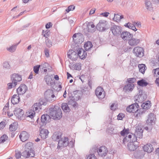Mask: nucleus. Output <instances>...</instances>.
Listing matches in <instances>:
<instances>
[{
    "mask_svg": "<svg viewBox=\"0 0 159 159\" xmlns=\"http://www.w3.org/2000/svg\"><path fill=\"white\" fill-rule=\"evenodd\" d=\"M52 78L51 75H47L45 76L44 79L46 84L51 86L52 88L53 87V85H55V83L52 80Z\"/></svg>",
    "mask_w": 159,
    "mask_h": 159,
    "instance_id": "9b49d317",
    "label": "nucleus"
},
{
    "mask_svg": "<svg viewBox=\"0 0 159 159\" xmlns=\"http://www.w3.org/2000/svg\"><path fill=\"white\" fill-rule=\"evenodd\" d=\"M62 134L61 133H59L57 132H55L53 134L52 138H56V139H62L61 138Z\"/></svg>",
    "mask_w": 159,
    "mask_h": 159,
    "instance_id": "e433bc0d",
    "label": "nucleus"
},
{
    "mask_svg": "<svg viewBox=\"0 0 159 159\" xmlns=\"http://www.w3.org/2000/svg\"><path fill=\"white\" fill-rule=\"evenodd\" d=\"M27 113V117H29L31 119L33 118L35 115V112L33 110H31Z\"/></svg>",
    "mask_w": 159,
    "mask_h": 159,
    "instance_id": "ea45409f",
    "label": "nucleus"
},
{
    "mask_svg": "<svg viewBox=\"0 0 159 159\" xmlns=\"http://www.w3.org/2000/svg\"><path fill=\"white\" fill-rule=\"evenodd\" d=\"M77 56L76 52L72 50H69L67 53L68 57L72 60L76 58Z\"/></svg>",
    "mask_w": 159,
    "mask_h": 159,
    "instance_id": "a211bd4d",
    "label": "nucleus"
},
{
    "mask_svg": "<svg viewBox=\"0 0 159 159\" xmlns=\"http://www.w3.org/2000/svg\"><path fill=\"white\" fill-rule=\"evenodd\" d=\"M111 30L112 31V33L114 36H118L120 34L121 28L119 26L115 25L111 27Z\"/></svg>",
    "mask_w": 159,
    "mask_h": 159,
    "instance_id": "6e6552de",
    "label": "nucleus"
},
{
    "mask_svg": "<svg viewBox=\"0 0 159 159\" xmlns=\"http://www.w3.org/2000/svg\"><path fill=\"white\" fill-rule=\"evenodd\" d=\"M68 104L75 107L76 106L77 103L74 99H70L69 101Z\"/></svg>",
    "mask_w": 159,
    "mask_h": 159,
    "instance_id": "37998d69",
    "label": "nucleus"
},
{
    "mask_svg": "<svg viewBox=\"0 0 159 159\" xmlns=\"http://www.w3.org/2000/svg\"><path fill=\"white\" fill-rule=\"evenodd\" d=\"M95 92L96 95L99 99H102L105 97V92L102 87H97Z\"/></svg>",
    "mask_w": 159,
    "mask_h": 159,
    "instance_id": "0eeeda50",
    "label": "nucleus"
},
{
    "mask_svg": "<svg viewBox=\"0 0 159 159\" xmlns=\"http://www.w3.org/2000/svg\"><path fill=\"white\" fill-rule=\"evenodd\" d=\"M95 27V25L92 22L89 23L87 25V28L86 29L87 31L88 32L93 33L94 31L93 30H92L91 28H94Z\"/></svg>",
    "mask_w": 159,
    "mask_h": 159,
    "instance_id": "473e14b6",
    "label": "nucleus"
},
{
    "mask_svg": "<svg viewBox=\"0 0 159 159\" xmlns=\"http://www.w3.org/2000/svg\"><path fill=\"white\" fill-rule=\"evenodd\" d=\"M49 115L55 120L60 119L62 116L61 110L59 107L55 106L49 109Z\"/></svg>",
    "mask_w": 159,
    "mask_h": 159,
    "instance_id": "f257e3e1",
    "label": "nucleus"
},
{
    "mask_svg": "<svg viewBox=\"0 0 159 159\" xmlns=\"http://www.w3.org/2000/svg\"><path fill=\"white\" fill-rule=\"evenodd\" d=\"M40 66L42 67V69L47 68L49 66V64L47 63H44L43 64H42Z\"/></svg>",
    "mask_w": 159,
    "mask_h": 159,
    "instance_id": "680f3d73",
    "label": "nucleus"
},
{
    "mask_svg": "<svg viewBox=\"0 0 159 159\" xmlns=\"http://www.w3.org/2000/svg\"><path fill=\"white\" fill-rule=\"evenodd\" d=\"M109 14V13L108 12H106L104 13H102L101 14L104 17H106Z\"/></svg>",
    "mask_w": 159,
    "mask_h": 159,
    "instance_id": "774afa93",
    "label": "nucleus"
},
{
    "mask_svg": "<svg viewBox=\"0 0 159 159\" xmlns=\"http://www.w3.org/2000/svg\"><path fill=\"white\" fill-rule=\"evenodd\" d=\"M137 83L139 85L142 87L146 86L148 84V83L143 79L139 80Z\"/></svg>",
    "mask_w": 159,
    "mask_h": 159,
    "instance_id": "72a5a7b5",
    "label": "nucleus"
},
{
    "mask_svg": "<svg viewBox=\"0 0 159 159\" xmlns=\"http://www.w3.org/2000/svg\"><path fill=\"white\" fill-rule=\"evenodd\" d=\"M49 132L47 129H43L41 131L39 135L42 139H45L48 138Z\"/></svg>",
    "mask_w": 159,
    "mask_h": 159,
    "instance_id": "393cba45",
    "label": "nucleus"
},
{
    "mask_svg": "<svg viewBox=\"0 0 159 159\" xmlns=\"http://www.w3.org/2000/svg\"><path fill=\"white\" fill-rule=\"evenodd\" d=\"M74 69L76 70H80L81 69V63H76L74 65Z\"/></svg>",
    "mask_w": 159,
    "mask_h": 159,
    "instance_id": "49530a36",
    "label": "nucleus"
},
{
    "mask_svg": "<svg viewBox=\"0 0 159 159\" xmlns=\"http://www.w3.org/2000/svg\"><path fill=\"white\" fill-rule=\"evenodd\" d=\"M44 98L48 102H52L56 99V97L54 94L53 90L48 89L46 90L44 94Z\"/></svg>",
    "mask_w": 159,
    "mask_h": 159,
    "instance_id": "7ed1b4c3",
    "label": "nucleus"
},
{
    "mask_svg": "<svg viewBox=\"0 0 159 159\" xmlns=\"http://www.w3.org/2000/svg\"><path fill=\"white\" fill-rule=\"evenodd\" d=\"M52 25V24L51 22H49L47 23L45 27L47 29H49L51 27Z\"/></svg>",
    "mask_w": 159,
    "mask_h": 159,
    "instance_id": "0e129e2a",
    "label": "nucleus"
},
{
    "mask_svg": "<svg viewBox=\"0 0 159 159\" xmlns=\"http://www.w3.org/2000/svg\"><path fill=\"white\" fill-rule=\"evenodd\" d=\"M18 125L16 123H13L10 125L9 129L11 132L15 131L17 129Z\"/></svg>",
    "mask_w": 159,
    "mask_h": 159,
    "instance_id": "f704fd0d",
    "label": "nucleus"
},
{
    "mask_svg": "<svg viewBox=\"0 0 159 159\" xmlns=\"http://www.w3.org/2000/svg\"><path fill=\"white\" fill-rule=\"evenodd\" d=\"M16 45H12L10 48H7V49L8 51L11 52H14L16 50Z\"/></svg>",
    "mask_w": 159,
    "mask_h": 159,
    "instance_id": "a18cd8bd",
    "label": "nucleus"
},
{
    "mask_svg": "<svg viewBox=\"0 0 159 159\" xmlns=\"http://www.w3.org/2000/svg\"><path fill=\"white\" fill-rule=\"evenodd\" d=\"M20 139H28L29 137V135L25 131H23L20 133L19 136Z\"/></svg>",
    "mask_w": 159,
    "mask_h": 159,
    "instance_id": "c85d7f7f",
    "label": "nucleus"
},
{
    "mask_svg": "<svg viewBox=\"0 0 159 159\" xmlns=\"http://www.w3.org/2000/svg\"><path fill=\"white\" fill-rule=\"evenodd\" d=\"M45 54L47 57H49V50L48 49H45L44 50Z\"/></svg>",
    "mask_w": 159,
    "mask_h": 159,
    "instance_id": "69168bd1",
    "label": "nucleus"
},
{
    "mask_svg": "<svg viewBox=\"0 0 159 159\" xmlns=\"http://www.w3.org/2000/svg\"><path fill=\"white\" fill-rule=\"evenodd\" d=\"M68 140H59L57 148L61 149L62 148L67 146L68 145Z\"/></svg>",
    "mask_w": 159,
    "mask_h": 159,
    "instance_id": "4468645a",
    "label": "nucleus"
},
{
    "mask_svg": "<svg viewBox=\"0 0 159 159\" xmlns=\"http://www.w3.org/2000/svg\"><path fill=\"white\" fill-rule=\"evenodd\" d=\"M14 114L18 117H21L24 113L23 110L19 108H16L14 111Z\"/></svg>",
    "mask_w": 159,
    "mask_h": 159,
    "instance_id": "a878e982",
    "label": "nucleus"
},
{
    "mask_svg": "<svg viewBox=\"0 0 159 159\" xmlns=\"http://www.w3.org/2000/svg\"><path fill=\"white\" fill-rule=\"evenodd\" d=\"M3 68L5 69L9 70L11 68V66L9 62L7 61H5L3 62Z\"/></svg>",
    "mask_w": 159,
    "mask_h": 159,
    "instance_id": "79ce46f5",
    "label": "nucleus"
},
{
    "mask_svg": "<svg viewBox=\"0 0 159 159\" xmlns=\"http://www.w3.org/2000/svg\"><path fill=\"white\" fill-rule=\"evenodd\" d=\"M5 123L4 121H2L0 123V129H3L5 127Z\"/></svg>",
    "mask_w": 159,
    "mask_h": 159,
    "instance_id": "e2e57ef3",
    "label": "nucleus"
},
{
    "mask_svg": "<svg viewBox=\"0 0 159 159\" xmlns=\"http://www.w3.org/2000/svg\"><path fill=\"white\" fill-rule=\"evenodd\" d=\"M50 120V116L47 114L43 115L41 116V120L43 125H46L49 122Z\"/></svg>",
    "mask_w": 159,
    "mask_h": 159,
    "instance_id": "f3484780",
    "label": "nucleus"
},
{
    "mask_svg": "<svg viewBox=\"0 0 159 159\" xmlns=\"http://www.w3.org/2000/svg\"><path fill=\"white\" fill-rule=\"evenodd\" d=\"M107 21L104 20H100L99 23L97 25L96 28L100 31H103L107 29L108 28L107 26Z\"/></svg>",
    "mask_w": 159,
    "mask_h": 159,
    "instance_id": "39448f33",
    "label": "nucleus"
},
{
    "mask_svg": "<svg viewBox=\"0 0 159 159\" xmlns=\"http://www.w3.org/2000/svg\"><path fill=\"white\" fill-rule=\"evenodd\" d=\"M15 157L17 159L20 158L21 157H22L21 152H16Z\"/></svg>",
    "mask_w": 159,
    "mask_h": 159,
    "instance_id": "052dcab7",
    "label": "nucleus"
},
{
    "mask_svg": "<svg viewBox=\"0 0 159 159\" xmlns=\"http://www.w3.org/2000/svg\"><path fill=\"white\" fill-rule=\"evenodd\" d=\"M40 67V65H37L34 67L33 70L35 74H38L39 69Z\"/></svg>",
    "mask_w": 159,
    "mask_h": 159,
    "instance_id": "de8ad7c7",
    "label": "nucleus"
},
{
    "mask_svg": "<svg viewBox=\"0 0 159 159\" xmlns=\"http://www.w3.org/2000/svg\"><path fill=\"white\" fill-rule=\"evenodd\" d=\"M46 44L49 48L51 47L52 45V42L50 40H47L46 41Z\"/></svg>",
    "mask_w": 159,
    "mask_h": 159,
    "instance_id": "6e6d98bb",
    "label": "nucleus"
},
{
    "mask_svg": "<svg viewBox=\"0 0 159 159\" xmlns=\"http://www.w3.org/2000/svg\"><path fill=\"white\" fill-rule=\"evenodd\" d=\"M30 151L25 149V151L21 154L22 157L24 158H28L30 157H34L35 155V153H30Z\"/></svg>",
    "mask_w": 159,
    "mask_h": 159,
    "instance_id": "aec40b11",
    "label": "nucleus"
},
{
    "mask_svg": "<svg viewBox=\"0 0 159 159\" xmlns=\"http://www.w3.org/2000/svg\"><path fill=\"white\" fill-rule=\"evenodd\" d=\"M143 149L145 151L148 153L151 152L153 150V148L152 145L150 143L145 145L143 147Z\"/></svg>",
    "mask_w": 159,
    "mask_h": 159,
    "instance_id": "b1692460",
    "label": "nucleus"
},
{
    "mask_svg": "<svg viewBox=\"0 0 159 159\" xmlns=\"http://www.w3.org/2000/svg\"><path fill=\"white\" fill-rule=\"evenodd\" d=\"M113 20L114 21H116V22L120 21L119 15L118 14H115Z\"/></svg>",
    "mask_w": 159,
    "mask_h": 159,
    "instance_id": "603ef678",
    "label": "nucleus"
},
{
    "mask_svg": "<svg viewBox=\"0 0 159 159\" xmlns=\"http://www.w3.org/2000/svg\"><path fill=\"white\" fill-rule=\"evenodd\" d=\"M145 4L147 9L149 11H152L153 10V7H152V3L150 1H145Z\"/></svg>",
    "mask_w": 159,
    "mask_h": 159,
    "instance_id": "58836bf2",
    "label": "nucleus"
},
{
    "mask_svg": "<svg viewBox=\"0 0 159 159\" xmlns=\"http://www.w3.org/2000/svg\"><path fill=\"white\" fill-rule=\"evenodd\" d=\"M128 28L134 31H136L137 30V29H136L135 25L131 23L129 24Z\"/></svg>",
    "mask_w": 159,
    "mask_h": 159,
    "instance_id": "5fc2aeb1",
    "label": "nucleus"
},
{
    "mask_svg": "<svg viewBox=\"0 0 159 159\" xmlns=\"http://www.w3.org/2000/svg\"><path fill=\"white\" fill-rule=\"evenodd\" d=\"M20 99L19 95L15 94L11 98V103L13 104H16L19 103Z\"/></svg>",
    "mask_w": 159,
    "mask_h": 159,
    "instance_id": "bb28decb",
    "label": "nucleus"
},
{
    "mask_svg": "<svg viewBox=\"0 0 159 159\" xmlns=\"http://www.w3.org/2000/svg\"><path fill=\"white\" fill-rule=\"evenodd\" d=\"M139 95L138 96V98L139 100L138 101L142 102L144 101L147 98V94L143 92V90H140L139 92Z\"/></svg>",
    "mask_w": 159,
    "mask_h": 159,
    "instance_id": "6ab92c4d",
    "label": "nucleus"
},
{
    "mask_svg": "<svg viewBox=\"0 0 159 159\" xmlns=\"http://www.w3.org/2000/svg\"><path fill=\"white\" fill-rule=\"evenodd\" d=\"M93 46L91 42L88 41L84 44V47L85 50L88 51Z\"/></svg>",
    "mask_w": 159,
    "mask_h": 159,
    "instance_id": "c9c22d12",
    "label": "nucleus"
},
{
    "mask_svg": "<svg viewBox=\"0 0 159 159\" xmlns=\"http://www.w3.org/2000/svg\"><path fill=\"white\" fill-rule=\"evenodd\" d=\"M127 81L129 84H133L136 81V79L135 78H132L128 79Z\"/></svg>",
    "mask_w": 159,
    "mask_h": 159,
    "instance_id": "3c124183",
    "label": "nucleus"
},
{
    "mask_svg": "<svg viewBox=\"0 0 159 159\" xmlns=\"http://www.w3.org/2000/svg\"><path fill=\"white\" fill-rule=\"evenodd\" d=\"M133 52L136 56L140 58L142 57L144 55V49L142 47H135L133 49Z\"/></svg>",
    "mask_w": 159,
    "mask_h": 159,
    "instance_id": "20e7f679",
    "label": "nucleus"
},
{
    "mask_svg": "<svg viewBox=\"0 0 159 159\" xmlns=\"http://www.w3.org/2000/svg\"><path fill=\"white\" fill-rule=\"evenodd\" d=\"M146 104H144V103H143L142 104L141 106L143 107V108L144 109H147L149 108L150 104H148V105L146 106Z\"/></svg>",
    "mask_w": 159,
    "mask_h": 159,
    "instance_id": "13d9d810",
    "label": "nucleus"
},
{
    "mask_svg": "<svg viewBox=\"0 0 159 159\" xmlns=\"http://www.w3.org/2000/svg\"><path fill=\"white\" fill-rule=\"evenodd\" d=\"M136 129L137 130L135 133V134H134V136L136 135V139H137V138L140 139L142 136L143 130L141 128L139 129L138 126H137Z\"/></svg>",
    "mask_w": 159,
    "mask_h": 159,
    "instance_id": "cd10ccee",
    "label": "nucleus"
},
{
    "mask_svg": "<svg viewBox=\"0 0 159 159\" xmlns=\"http://www.w3.org/2000/svg\"><path fill=\"white\" fill-rule=\"evenodd\" d=\"M155 116L153 114L150 113L148 116V119L146 121L148 125H153V124H155Z\"/></svg>",
    "mask_w": 159,
    "mask_h": 159,
    "instance_id": "dca6fc26",
    "label": "nucleus"
},
{
    "mask_svg": "<svg viewBox=\"0 0 159 159\" xmlns=\"http://www.w3.org/2000/svg\"><path fill=\"white\" fill-rule=\"evenodd\" d=\"M152 72L154 73L155 76H157L158 75H159V68L154 69Z\"/></svg>",
    "mask_w": 159,
    "mask_h": 159,
    "instance_id": "864d4df0",
    "label": "nucleus"
},
{
    "mask_svg": "<svg viewBox=\"0 0 159 159\" xmlns=\"http://www.w3.org/2000/svg\"><path fill=\"white\" fill-rule=\"evenodd\" d=\"M138 68L139 72L143 74H144L145 71L147 68L145 65L143 64H139Z\"/></svg>",
    "mask_w": 159,
    "mask_h": 159,
    "instance_id": "2f4dec72",
    "label": "nucleus"
},
{
    "mask_svg": "<svg viewBox=\"0 0 159 159\" xmlns=\"http://www.w3.org/2000/svg\"><path fill=\"white\" fill-rule=\"evenodd\" d=\"M138 140H123V143L125 144L126 141L128 142L127 147L130 151H134L139 146Z\"/></svg>",
    "mask_w": 159,
    "mask_h": 159,
    "instance_id": "f03ea898",
    "label": "nucleus"
},
{
    "mask_svg": "<svg viewBox=\"0 0 159 159\" xmlns=\"http://www.w3.org/2000/svg\"><path fill=\"white\" fill-rule=\"evenodd\" d=\"M97 152L99 156L103 157L106 156L108 150L105 146H102L98 149L96 150L95 152Z\"/></svg>",
    "mask_w": 159,
    "mask_h": 159,
    "instance_id": "9d476101",
    "label": "nucleus"
},
{
    "mask_svg": "<svg viewBox=\"0 0 159 159\" xmlns=\"http://www.w3.org/2000/svg\"><path fill=\"white\" fill-rule=\"evenodd\" d=\"M139 107L138 104L137 103H133L127 107L126 111L129 113H134L137 111L138 113V108Z\"/></svg>",
    "mask_w": 159,
    "mask_h": 159,
    "instance_id": "423d86ee",
    "label": "nucleus"
},
{
    "mask_svg": "<svg viewBox=\"0 0 159 159\" xmlns=\"http://www.w3.org/2000/svg\"><path fill=\"white\" fill-rule=\"evenodd\" d=\"M32 108L34 111L38 112L41 109V106L39 102L38 103H35L32 106Z\"/></svg>",
    "mask_w": 159,
    "mask_h": 159,
    "instance_id": "7c9ffc66",
    "label": "nucleus"
},
{
    "mask_svg": "<svg viewBox=\"0 0 159 159\" xmlns=\"http://www.w3.org/2000/svg\"><path fill=\"white\" fill-rule=\"evenodd\" d=\"M61 108L65 112H69L70 109L67 104L66 103H63L62 104Z\"/></svg>",
    "mask_w": 159,
    "mask_h": 159,
    "instance_id": "4c0bfd02",
    "label": "nucleus"
},
{
    "mask_svg": "<svg viewBox=\"0 0 159 159\" xmlns=\"http://www.w3.org/2000/svg\"><path fill=\"white\" fill-rule=\"evenodd\" d=\"M120 36L124 40H129L133 36L132 34H130L127 31H124L120 34Z\"/></svg>",
    "mask_w": 159,
    "mask_h": 159,
    "instance_id": "ddd939ff",
    "label": "nucleus"
},
{
    "mask_svg": "<svg viewBox=\"0 0 159 159\" xmlns=\"http://www.w3.org/2000/svg\"><path fill=\"white\" fill-rule=\"evenodd\" d=\"M25 149L30 151V153H34V152L33 150V144L31 142H28L25 145Z\"/></svg>",
    "mask_w": 159,
    "mask_h": 159,
    "instance_id": "5701e85b",
    "label": "nucleus"
},
{
    "mask_svg": "<svg viewBox=\"0 0 159 159\" xmlns=\"http://www.w3.org/2000/svg\"><path fill=\"white\" fill-rule=\"evenodd\" d=\"M134 155L135 157H139L140 155V151L135 152L134 153Z\"/></svg>",
    "mask_w": 159,
    "mask_h": 159,
    "instance_id": "338daca9",
    "label": "nucleus"
},
{
    "mask_svg": "<svg viewBox=\"0 0 159 159\" xmlns=\"http://www.w3.org/2000/svg\"><path fill=\"white\" fill-rule=\"evenodd\" d=\"M134 84H126L123 88V90L125 92H131L134 88Z\"/></svg>",
    "mask_w": 159,
    "mask_h": 159,
    "instance_id": "4be33fe9",
    "label": "nucleus"
},
{
    "mask_svg": "<svg viewBox=\"0 0 159 159\" xmlns=\"http://www.w3.org/2000/svg\"><path fill=\"white\" fill-rule=\"evenodd\" d=\"M140 40L139 39H135L132 37L129 40L128 43L131 46L137 45L140 42Z\"/></svg>",
    "mask_w": 159,
    "mask_h": 159,
    "instance_id": "2eb2a0df",
    "label": "nucleus"
},
{
    "mask_svg": "<svg viewBox=\"0 0 159 159\" xmlns=\"http://www.w3.org/2000/svg\"><path fill=\"white\" fill-rule=\"evenodd\" d=\"M129 133V128L126 129L125 127L123 130L120 132L121 136L125 137L123 139H126V137Z\"/></svg>",
    "mask_w": 159,
    "mask_h": 159,
    "instance_id": "c756f323",
    "label": "nucleus"
},
{
    "mask_svg": "<svg viewBox=\"0 0 159 159\" xmlns=\"http://www.w3.org/2000/svg\"><path fill=\"white\" fill-rule=\"evenodd\" d=\"M48 102L45 99H41L39 100V103L40 105H41V106L42 105L45 106L47 104V102Z\"/></svg>",
    "mask_w": 159,
    "mask_h": 159,
    "instance_id": "c03bdc74",
    "label": "nucleus"
},
{
    "mask_svg": "<svg viewBox=\"0 0 159 159\" xmlns=\"http://www.w3.org/2000/svg\"><path fill=\"white\" fill-rule=\"evenodd\" d=\"M78 56L82 59H85L87 56V52L83 48H80L78 52Z\"/></svg>",
    "mask_w": 159,
    "mask_h": 159,
    "instance_id": "412c9836",
    "label": "nucleus"
},
{
    "mask_svg": "<svg viewBox=\"0 0 159 159\" xmlns=\"http://www.w3.org/2000/svg\"><path fill=\"white\" fill-rule=\"evenodd\" d=\"M27 90V87L25 84H21L17 89V92L18 95H22L25 93Z\"/></svg>",
    "mask_w": 159,
    "mask_h": 159,
    "instance_id": "f8f14e48",
    "label": "nucleus"
},
{
    "mask_svg": "<svg viewBox=\"0 0 159 159\" xmlns=\"http://www.w3.org/2000/svg\"><path fill=\"white\" fill-rule=\"evenodd\" d=\"M124 116V114L123 113H119L118 115L117 118L119 120H122Z\"/></svg>",
    "mask_w": 159,
    "mask_h": 159,
    "instance_id": "bf43d9fd",
    "label": "nucleus"
},
{
    "mask_svg": "<svg viewBox=\"0 0 159 159\" xmlns=\"http://www.w3.org/2000/svg\"><path fill=\"white\" fill-rule=\"evenodd\" d=\"M87 159H96V158L94 154H90L87 157Z\"/></svg>",
    "mask_w": 159,
    "mask_h": 159,
    "instance_id": "4d7b16f0",
    "label": "nucleus"
},
{
    "mask_svg": "<svg viewBox=\"0 0 159 159\" xmlns=\"http://www.w3.org/2000/svg\"><path fill=\"white\" fill-rule=\"evenodd\" d=\"M52 88L54 90L58 91L61 89L62 87L61 84L59 85L58 86H56V84H55V85H53V87H52Z\"/></svg>",
    "mask_w": 159,
    "mask_h": 159,
    "instance_id": "8fccbe9b",
    "label": "nucleus"
},
{
    "mask_svg": "<svg viewBox=\"0 0 159 159\" xmlns=\"http://www.w3.org/2000/svg\"><path fill=\"white\" fill-rule=\"evenodd\" d=\"M10 78L11 82H14L15 84H17L18 82L22 80L21 75L16 73L11 74L10 76Z\"/></svg>",
    "mask_w": 159,
    "mask_h": 159,
    "instance_id": "1a4fd4ad",
    "label": "nucleus"
},
{
    "mask_svg": "<svg viewBox=\"0 0 159 159\" xmlns=\"http://www.w3.org/2000/svg\"><path fill=\"white\" fill-rule=\"evenodd\" d=\"M7 85V89H10L15 87L17 84H15L14 82H11L8 83Z\"/></svg>",
    "mask_w": 159,
    "mask_h": 159,
    "instance_id": "a19ab883",
    "label": "nucleus"
},
{
    "mask_svg": "<svg viewBox=\"0 0 159 159\" xmlns=\"http://www.w3.org/2000/svg\"><path fill=\"white\" fill-rule=\"evenodd\" d=\"M50 33V31L48 30H46L45 31H44V30H43L42 34L43 35L44 37L47 38L49 36Z\"/></svg>",
    "mask_w": 159,
    "mask_h": 159,
    "instance_id": "09e8293b",
    "label": "nucleus"
}]
</instances>
